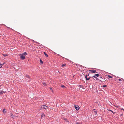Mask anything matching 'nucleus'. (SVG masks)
<instances>
[{
	"instance_id": "1",
	"label": "nucleus",
	"mask_w": 124,
	"mask_h": 124,
	"mask_svg": "<svg viewBox=\"0 0 124 124\" xmlns=\"http://www.w3.org/2000/svg\"><path fill=\"white\" fill-rule=\"evenodd\" d=\"M19 55L20 56V58L21 59L24 60L25 59V56L23 54H20Z\"/></svg>"
},
{
	"instance_id": "2",
	"label": "nucleus",
	"mask_w": 124,
	"mask_h": 124,
	"mask_svg": "<svg viewBox=\"0 0 124 124\" xmlns=\"http://www.w3.org/2000/svg\"><path fill=\"white\" fill-rule=\"evenodd\" d=\"M41 108H44L45 110H46L48 108V106L47 105H43L41 106Z\"/></svg>"
},
{
	"instance_id": "3",
	"label": "nucleus",
	"mask_w": 124,
	"mask_h": 124,
	"mask_svg": "<svg viewBox=\"0 0 124 124\" xmlns=\"http://www.w3.org/2000/svg\"><path fill=\"white\" fill-rule=\"evenodd\" d=\"M89 71L91 72L92 73H96V70H89Z\"/></svg>"
},
{
	"instance_id": "4",
	"label": "nucleus",
	"mask_w": 124,
	"mask_h": 124,
	"mask_svg": "<svg viewBox=\"0 0 124 124\" xmlns=\"http://www.w3.org/2000/svg\"><path fill=\"white\" fill-rule=\"evenodd\" d=\"M92 77L93 78V79L94 80H98V78L95 76H93Z\"/></svg>"
},
{
	"instance_id": "5",
	"label": "nucleus",
	"mask_w": 124,
	"mask_h": 124,
	"mask_svg": "<svg viewBox=\"0 0 124 124\" xmlns=\"http://www.w3.org/2000/svg\"><path fill=\"white\" fill-rule=\"evenodd\" d=\"M75 108L76 110H79V107L78 106H75Z\"/></svg>"
},
{
	"instance_id": "6",
	"label": "nucleus",
	"mask_w": 124,
	"mask_h": 124,
	"mask_svg": "<svg viewBox=\"0 0 124 124\" xmlns=\"http://www.w3.org/2000/svg\"><path fill=\"white\" fill-rule=\"evenodd\" d=\"M93 111L95 113V115L97 114V111L95 110V109H93Z\"/></svg>"
},
{
	"instance_id": "7",
	"label": "nucleus",
	"mask_w": 124,
	"mask_h": 124,
	"mask_svg": "<svg viewBox=\"0 0 124 124\" xmlns=\"http://www.w3.org/2000/svg\"><path fill=\"white\" fill-rule=\"evenodd\" d=\"M45 115L44 114H42L41 116V118H42L43 117H45Z\"/></svg>"
},
{
	"instance_id": "8",
	"label": "nucleus",
	"mask_w": 124,
	"mask_h": 124,
	"mask_svg": "<svg viewBox=\"0 0 124 124\" xmlns=\"http://www.w3.org/2000/svg\"><path fill=\"white\" fill-rule=\"evenodd\" d=\"M23 54V55H24V56L25 55H27V53L26 52H25L23 53V54Z\"/></svg>"
},
{
	"instance_id": "9",
	"label": "nucleus",
	"mask_w": 124,
	"mask_h": 124,
	"mask_svg": "<svg viewBox=\"0 0 124 124\" xmlns=\"http://www.w3.org/2000/svg\"><path fill=\"white\" fill-rule=\"evenodd\" d=\"M89 74H88V75H86L85 76V78H86V80H87V76H89Z\"/></svg>"
},
{
	"instance_id": "10",
	"label": "nucleus",
	"mask_w": 124,
	"mask_h": 124,
	"mask_svg": "<svg viewBox=\"0 0 124 124\" xmlns=\"http://www.w3.org/2000/svg\"><path fill=\"white\" fill-rule=\"evenodd\" d=\"M4 93V91H1L0 93V94H2Z\"/></svg>"
},
{
	"instance_id": "11",
	"label": "nucleus",
	"mask_w": 124,
	"mask_h": 124,
	"mask_svg": "<svg viewBox=\"0 0 124 124\" xmlns=\"http://www.w3.org/2000/svg\"><path fill=\"white\" fill-rule=\"evenodd\" d=\"M3 112L4 113H6V109H4L3 110Z\"/></svg>"
},
{
	"instance_id": "12",
	"label": "nucleus",
	"mask_w": 124,
	"mask_h": 124,
	"mask_svg": "<svg viewBox=\"0 0 124 124\" xmlns=\"http://www.w3.org/2000/svg\"><path fill=\"white\" fill-rule=\"evenodd\" d=\"M44 54L47 57H48V55L45 52H44Z\"/></svg>"
},
{
	"instance_id": "13",
	"label": "nucleus",
	"mask_w": 124,
	"mask_h": 124,
	"mask_svg": "<svg viewBox=\"0 0 124 124\" xmlns=\"http://www.w3.org/2000/svg\"><path fill=\"white\" fill-rule=\"evenodd\" d=\"M26 76L27 78L29 79L30 78L29 76L28 75H26Z\"/></svg>"
},
{
	"instance_id": "14",
	"label": "nucleus",
	"mask_w": 124,
	"mask_h": 124,
	"mask_svg": "<svg viewBox=\"0 0 124 124\" xmlns=\"http://www.w3.org/2000/svg\"><path fill=\"white\" fill-rule=\"evenodd\" d=\"M96 76L97 77H98L99 76V74H95V75H94V76Z\"/></svg>"
},
{
	"instance_id": "15",
	"label": "nucleus",
	"mask_w": 124,
	"mask_h": 124,
	"mask_svg": "<svg viewBox=\"0 0 124 124\" xmlns=\"http://www.w3.org/2000/svg\"><path fill=\"white\" fill-rule=\"evenodd\" d=\"M92 77H89V78H87V80H90V78H92Z\"/></svg>"
},
{
	"instance_id": "16",
	"label": "nucleus",
	"mask_w": 124,
	"mask_h": 124,
	"mask_svg": "<svg viewBox=\"0 0 124 124\" xmlns=\"http://www.w3.org/2000/svg\"><path fill=\"white\" fill-rule=\"evenodd\" d=\"M40 62L42 64L43 63V62L41 60V59H40Z\"/></svg>"
},
{
	"instance_id": "17",
	"label": "nucleus",
	"mask_w": 124,
	"mask_h": 124,
	"mask_svg": "<svg viewBox=\"0 0 124 124\" xmlns=\"http://www.w3.org/2000/svg\"><path fill=\"white\" fill-rule=\"evenodd\" d=\"M42 84H43V85L44 86H46V84L45 83L43 82V83H42Z\"/></svg>"
},
{
	"instance_id": "18",
	"label": "nucleus",
	"mask_w": 124,
	"mask_h": 124,
	"mask_svg": "<svg viewBox=\"0 0 124 124\" xmlns=\"http://www.w3.org/2000/svg\"><path fill=\"white\" fill-rule=\"evenodd\" d=\"M108 77L109 78H112V77L110 76V75H108Z\"/></svg>"
},
{
	"instance_id": "19",
	"label": "nucleus",
	"mask_w": 124,
	"mask_h": 124,
	"mask_svg": "<svg viewBox=\"0 0 124 124\" xmlns=\"http://www.w3.org/2000/svg\"><path fill=\"white\" fill-rule=\"evenodd\" d=\"M66 64H63L62 65V66L63 67V66H65L66 65Z\"/></svg>"
},
{
	"instance_id": "20",
	"label": "nucleus",
	"mask_w": 124,
	"mask_h": 124,
	"mask_svg": "<svg viewBox=\"0 0 124 124\" xmlns=\"http://www.w3.org/2000/svg\"><path fill=\"white\" fill-rule=\"evenodd\" d=\"M61 87L63 88H65V87L64 85H62L61 86Z\"/></svg>"
},
{
	"instance_id": "21",
	"label": "nucleus",
	"mask_w": 124,
	"mask_h": 124,
	"mask_svg": "<svg viewBox=\"0 0 124 124\" xmlns=\"http://www.w3.org/2000/svg\"><path fill=\"white\" fill-rule=\"evenodd\" d=\"M4 63H3L2 64H0V65L1 66V67H2V65L4 64Z\"/></svg>"
},
{
	"instance_id": "22",
	"label": "nucleus",
	"mask_w": 124,
	"mask_h": 124,
	"mask_svg": "<svg viewBox=\"0 0 124 124\" xmlns=\"http://www.w3.org/2000/svg\"><path fill=\"white\" fill-rule=\"evenodd\" d=\"M107 86L106 85H103V87H106Z\"/></svg>"
},
{
	"instance_id": "23",
	"label": "nucleus",
	"mask_w": 124,
	"mask_h": 124,
	"mask_svg": "<svg viewBox=\"0 0 124 124\" xmlns=\"http://www.w3.org/2000/svg\"><path fill=\"white\" fill-rule=\"evenodd\" d=\"M3 55L4 56V57H5L6 56H7V55L6 54H3Z\"/></svg>"
},
{
	"instance_id": "24",
	"label": "nucleus",
	"mask_w": 124,
	"mask_h": 124,
	"mask_svg": "<svg viewBox=\"0 0 124 124\" xmlns=\"http://www.w3.org/2000/svg\"><path fill=\"white\" fill-rule=\"evenodd\" d=\"M79 86L80 87H83V86L81 85H79Z\"/></svg>"
},
{
	"instance_id": "25",
	"label": "nucleus",
	"mask_w": 124,
	"mask_h": 124,
	"mask_svg": "<svg viewBox=\"0 0 124 124\" xmlns=\"http://www.w3.org/2000/svg\"><path fill=\"white\" fill-rule=\"evenodd\" d=\"M121 109L122 110H123V111H124V109L123 108H122Z\"/></svg>"
},
{
	"instance_id": "26",
	"label": "nucleus",
	"mask_w": 124,
	"mask_h": 124,
	"mask_svg": "<svg viewBox=\"0 0 124 124\" xmlns=\"http://www.w3.org/2000/svg\"><path fill=\"white\" fill-rule=\"evenodd\" d=\"M118 80L119 81H121V80L120 79H118Z\"/></svg>"
},
{
	"instance_id": "27",
	"label": "nucleus",
	"mask_w": 124,
	"mask_h": 124,
	"mask_svg": "<svg viewBox=\"0 0 124 124\" xmlns=\"http://www.w3.org/2000/svg\"><path fill=\"white\" fill-rule=\"evenodd\" d=\"M76 124H80L78 122H77L76 123Z\"/></svg>"
},
{
	"instance_id": "28",
	"label": "nucleus",
	"mask_w": 124,
	"mask_h": 124,
	"mask_svg": "<svg viewBox=\"0 0 124 124\" xmlns=\"http://www.w3.org/2000/svg\"><path fill=\"white\" fill-rule=\"evenodd\" d=\"M50 90H51L52 91V88H51L50 87Z\"/></svg>"
},
{
	"instance_id": "29",
	"label": "nucleus",
	"mask_w": 124,
	"mask_h": 124,
	"mask_svg": "<svg viewBox=\"0 0 124 124\" xmlns=\"http://www.w3.org/2000/svg\"><path fill=\"white\" fill-rule=\"evenodd\" d=\"M13 115L11 113V116H13Z\"/></svg>"
},
{
	"instance_id": "30",
	"label": "nucleus",
	"mask_w": 124,
	"mask_h": 124,
	"mask_svg": "<svg viewBox=\"0 0 124 124\" xmlns=\"http://www.w3.org/2000/svg\"><path fill=\"white\" fill-rule=\"evenodd\" d=\"M100 78H102V76H101L100 77Z\"/></svg>"
},
{
	"instance_id": "31",
	"label": "nucleus",
	"mask_w": 124,
	"mask_h": 124,
	"mask_svg": "<svg viewBox=\"0 0 124 124\" xmlns=\"http://www.w3.org/2000/svg\"><path fill=\"white\" fill-rule=\"evenodd\" d=\"M122 115H123V114H121L120 115V116H122Z\"/></svg>"
},
{
	"instance_id": "32",
	"label": "nucleus",
	"mask_w": 124,
	"mask_h": 124,
	"mask_svg": "<svg viewBox=\"0 0 124 124\" xmlns=\"http://www.w3.org/2000/svg\"><path fill=\"white\" fill-rule=\"evenodd\" d=\"M38 43V44H39V43Z\"/></svg>"
},
{
	"instance_id": "33",
	"label": "nucleus",
	"mask_w": 124,
	"mask_h": 124,
	"mask_svg": "<svg viewBox=\"0 0 124 124\" xmlns=\"http://www.w3.org/2000/svg\"><path fill=\"white\" fill-rule=\"evenodd\" d=\"M1 86V85H0V87Z\"/></svg>"
}]
</instances>
